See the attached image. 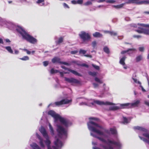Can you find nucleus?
I'll return each instance as SVG.
<instances>
[{
  "label": "nucleus",
  "mask_w": 149,
  "mask_h": 149,
  "mask_svg": "<svg viewBox=\"0 0 149 149\" xmlns=\"http://www.w3.org/2000/svg\"><path fill=\"white\" fill-rule=\"evenodd\" d=\"M19 59L23 61H27L29 59V58L28 56H24L22 58H20Z\"/></svg>",
  "instance_id": "29"
},
{
  "label": "nucleus",
  "mask_w": 149,
  "mask_h": 149,
  "mask_svg": "<svg viewBox=\"0 0 149 149\" xmlns=\"http://www.w3.org/2000/svg\"><path fill=\"white\" fill-rule=\"evenodd\" d=\"M110 131L112 134H116V131L114 128H111L110 129Z\"/></svg>",
  "instance_id": "24"
},
{
  "label": "nucleus",
  "mask_w": 149,
  "mask_h": 149,
  "mask_svg": "<svg viewBox=\"0 0 149 149\" xmlns=\"http://www.w3.org/2000/svg\"><path fill=\"white\" fill-rule=\"evenodd\" d=\"M39 130L46 139V140L44 141L40 136L37 134H36L37 137L39 140V144L42 148H44L45 147L44 143L47 146L48 149H60L63 146V143L61 141L58 139H57L54 141V144L56 146V147L53 146L52 147H51L50 146L51 142L49 140V137L44 128L42 126L39 129Z\"/></svg>",
  "instance_id": "2"
},
{
  "label": "nucleus",
  "mask_w": 149,
  "mask_h": 149,
  "mask_svg": "<svg viewBox=\"0 0 149 149\" xmlns=\"http://www.w3.org/2000/svg\"><path fill=\"white\" fill-rule=\"evenodd\" d=\"M133 80L136 83H138L139 84H141V83L140 82L137 81V80L135 79L134 78H133Z\"/></svg>",
  "instance_id": "38"
},
{
  "label": "nucleus",
  "mask_w": 149,
  "mask_h": 149,
  "mask_svg": "<svg viewBox=\"0 0 149 149\" xmlns=\"http://www.w3.org/2000/svg\"><path fill=\"white\" fill-rule=\"evenodd\" d=\"M93 47L94 48L96 45L97 43L95 41H94L92 43Z\"/></svg>",
  "instance_id": "37"
},
{
  "label": "nucleus",
  "mask_w": 149,
  "mask_h": 149,
  "mask_svg": "<svg viewBox=\"0 0 149 149\" xmlns=\"http://www.w3.org/2000/svg\"><path fill=\"white\" fill-rule=\"evenodd\" d=\"M61 68L65 70L66 71L64 72L65 74L69 73V72H70L78 76H81V75L76 71L69 69L66 68L65 66H61Z\"/></svg>",
  "instance_id": "13"
},
{
  "label": "nucleus",
  "mask_w": 149,
  "mask_h": 149,
  "mask_svg": "<svg viewBox=\"0 0 149 149\" xmlns=\"http://www.w3.org/2000/svg\"><path fill=\"white\" fill-rule=\"evenodd\" d=\"M126 58V57L125 56L121 58L120 61L119 63L120 64L122 65H124L125 64V61Z\"/></svg>",
  "instance_id": "19"
},
{
  "label": "nucleus",
  "mask_w": 149,
  "mask_h": 149,
  "mask_svg": "<svg viewBox=\"0 0 149 149\" xmlns=\"http://www.w3.org/2000/svg\"><path fill=\"white\" fill-rule=\"evenodd\" d=\"M104 51L107 54H109V50L107 47H105L104 48Z\"/></svg>",
  "instance_id": "31"
},
{
  "label": "nucleus",
  "mask_w": 149,
  "mask_h": 149,
  "mask_svg": "<svg viewBox=\"0 0 149 149\" xmlns=\"http://www.w3.org/2000/svg\"><path fill=\"white\" fill-rule=\"evenodd\" d=\"M110 34L112 36H116L118 35V33L117 32L111 31L110 32Z\"/></svg>",
  "instance_id": "22"
},
{
  "label": "nucleus",
  "mask_w": 149,
  "mask_h": 149,
  "mask_svg": "<svg viewBox=\"0 0 149 149\" xmlns=\"http://www.w3.org/2000/svg\"><path fill=\"white\" fill-rule=\"evenodd\" d=\"M111 31H103V32L105 33H109L110 34Z\"/></svg>",
  "instance_id": "52"
},
{
  "label": "nucleus",
  "mask_w": 149,
  "mask_h": 149,
  "mask_svg": "<svg viewBox=\"0 0 149 149\" xmlns=\"http://www.w3.org/2000/svg\"><path fill=\"white\" fill-rule=\"evenodd\" d=\"M105 0H99L97 1L98 2L100 3V2H103Z\"/></svg>",
  "instance_id": "63"
},
{
  "label": "nucleus",
  "mask_w": 149,
  "mask_h": 149,
  "mask_svg": "<svg viewBox=\"0 0 149 149\" xmlns=\"http://www.w3.org/2000/svg\"><path fill=\"white\" fill-rule=\"evenodd\" d=\"M118 109L119 107L117 106H111L109 108V109L112 110H116Z\"/></svg>",
  "instance_id": "28"
},
{
  "label": "nucleus",
  "mask_w": 149,
  "mask_h": 149,
  "mask_svg": "<svg viewBox=\"0 0 149 149\" xmlns=\"http://www.w3.org/2000/svg\"><path fill=\"white\" fill-rule=\"evenodd\" d=\"M86 52V51L82 49H80L79 51L80 54H85Z\"/></svg>",
  "instance_id": "34"
},
{
  "label": "nucleus",
  "mask_w": 149,
  "mask_h": 149,
  "mask_svg": "<svg viewBox=\"0 0 149 149\" xmlns=\"http://www.w3.org/2000/svg\"><path fill=\"white\" fill-rule=\"evenodd\" d=\"M44 0H38L36 3H41L43 2L44 1Z\"/></svg>",
  "instance_id": "48"
},
{
  "label": "nucleus",
  "mask_w": 149,
  "mask_h": 149,
  "mask_svg": "<svg viewBox=\"0 0 149 149\" xmlns=\"http://www.w3.org/2000/svg\"><path fill=\"white\" fill-rule=\"evenodd\" d=\"M60 63L63 64L65 65H66L68 66L70 65V64L69 63L66 62H63L61 61Z\"/></svg>",
  "instance_id": "40"
},
{
  "label": "nucleus",
  "mask_w": 149,
  "mask_h": 149,
  "mask_svg": "<svg viewBox=\"0 0 149 149\" xmlns=\"http://www.w3.org/2000/svg\"><path fill=\"white\" fill-rule=\"evenodd\" d=\"M133 37L134 38H137L141 37V36L139 35H134Z\"/></svg>",
  "instance_id": "47"
},
{
  "label": "nucleus",
  "mask_w": 149,
  "mask_h": 149,
  "mask_svg": "<svg viewBox=\"0 0 149 149\" xmlns=\"http://www.w3.org/2000/svg\"><path fill=\"white\" fill-rule=\"evenodd\" d=\"M30 146L33 149H41L40 147L35 143H33L32 144H31Z\"/></svg>",
  "instance_id": "15"
},
{
  "label": "nucleus",
  "mask_w": 149,
  "mask_h": 149,
  "mask_svg": "<svg viewBox=\"0 0 149 149\" xmlns=\"http://www.w3.org/2000/svg\"><path fill=\"white\" fill-rule=\"evenodd\" d=\"M43 65L45 66H46L48 64V62L47 61H45L43 62Z\"/></svg>",
  "instance_id": "39"
},
{
  "label": "nucleus",
  "mask_w": 149,
  "mask_h": 149,
  "mask_svg": "<svg viewBox=\"0 0 149 149\" xmlns=\"http://www.w3.org/2000/svg\"><path fill=\"white\" fill-rule=\"evenodd\" d=\"M92 66L95 69L98 70L100 69V67L97 65H95L94 64H92Z\"/></svg>",
  "instance_id": "32"
},
{
  "label": "nucleus",
  "mask_w": 149,
  "mask_h": 149,
  "mask_svg": "<svg viewBox=\"0 0 149 149\" xmlns=\"http://www.w3.org/2000/svg\"><path fill=\"white\" fill-rule=\"evenodd\" d=\"M144 102H145V104L146 105L149 106V101L146 100V101H145Z\"/></svg>",
  "instance_id": "50"
},
{
  "label": "nucleus",
  "mask_w": 149,
  "mask_h": 149,
  "mask_svg": "<svg viewBox=\"0 0 149 149\" xmlns=\"http://www.w3.org/2000/svg\"><path fill=\"white\" fill-rule=\"evenodd\" d=\"M140 101L137 100L134 102L132 103H127L120 104V107L122 109L128 108L132 107H136L139 104Z\"/></svg>",
  "instance_id": "8"
},
{
  "label": "nucleus",
  "mask_w": 149,
  "mask_h": 149,
  "mask_svg": "<svg viewBox=\"0 0 149 149\" xmlns=\"http://www.w3.org/2000/svg\"><path fill=\"white\" fill-rule=\"evenodd\" d=\"M71 3L73 4H76L77 3V1L74 0L71 1Z\"/></svg>",
  "instance_id": "53"
},
{
  "label": "nucleus",
  "mask_w": 149,
  "mask_h": 149,
  "mask_svg": "<svg viewBox=\"0 0 149 149\" xmlns=\"http://www.w3.org/2000/svg\"><path fill=\"white\" fill-rule=\"evenodd\" d=\"M83 3L82 0H78L77 1V4H81Z\"/></svg>",
  "instance_id": "43"
},
{
  "label": "nucleus",
  "mask_w": 149,
  "mask_h": 149,
  "mask_svg": "<svg viewBox=\"0 0 149 149\" xmlns=\"http://www.w3.org/2000/svg\"><path fill=\"white\" fill-rule=\"evenodd\" d=\"M6 49L10 53L13 54V51L10 47H5Z\"/></svg>",
  "instance_id": "26"
},
{
  "label": "nucleus",
  "mask_w": 149,
  "mask_h": 149,
  "mask_svg": "<svg viewBox=\"0 0 149 149\" xmlns=\"http://www.w3.org/2000/svg\"><path fill=\"white\" fill-rule=\"evenodd\" d=\"M139 0H129L128 2L129 3H135L137 4H149V1L144 0L139 1Z\"/></svg>",
  "instance_id": "12"
},
{
  "label": "nucleus",
  "mask_w": 149,
  "mask_h": 149,
  "mask_svg": "<svg viewBox=\"0 0 149 149\" xmlns=\"http://www.w3.org/2000/svg\"><path fill=\"white\" fill-rule=\"evenodd\" d=\"M142 57L141 55L137 56L136 58V62H138L140 61L142 59Z\"/></svg>",
  "instance_id": "30"
},
{
  "label": "nucleus",
  "mask_w": 149,
  "mask_h": 149,
  "mask_svg": "<svg viewBox=\"0 0 149 149\" xmlns=\"http://www.w3.org/2000/svg\"><path fill=\"white\" fill-rule=\"evenodd\" d=\"M91 135L93 137H95L99 139L100 141L106 143L108 145V147L105 145L101 144L100 146L102 148H101L97 147H93V149H113L114 146L120 148L121 146V144L119 141L116 142L114 141H111L108 139L107 141L104 138L97 136V135L94 134L93 133L91 132Z\"/></svg>",
  "instance_id": "4"
},
{
  "label": "nucleus",
  "mask_w": 149,
  "mask_h": 149,
  "mask_svg": "<svg viewBox=\"0 0 149 149\" xmlns=\"http://www.w3.org/2000/svg\"><path fill=\"white\" fill-rule=\"evenodd\" d=\"M71 102V100H68L67 99H63L60 101L56 102L54 103H51L50 104L48 105V107L50 106H52L53 107H54L55 106H59L60 105L63 104H65L69 103Z\"/></svg>",
  "instance_id": "11"
},
{
  "label": "nucleus",
  "mask_w": 149,
  "mask_h": 149,
  "mask_svg": "<svg viewBox=\"0 0 149 149\" xmlns=\"http://www.w3.org/2000/svg\"><path fill=\"white\" fill-rule=\"evenodd\" d=\"M123 123L124 124L130 122V119L129 118H127L125 117H123Z\"/></svg>",
  "instance_id": "21"
},
{
  "label": "nucleus",
  "mask_w": 149,
  "mask_h": 149,
  "mask_svg": "<svg viewBox=\"0 0 149 149\" xmlns=\"http://www.w3.org/2000/svg\"><path fill=\"white\" fill-rule=\"evenodd\" d=\"M60 74H61V77H62L63 76V72H60Z\"/></svg>",
  "instance_id": "64"
},
{
  "label": "nucleus",
  "mask_w": 149,
  "mask_h": 149,
  "mask_svg": "<svg viewBox=\"0 0 149 149\" xmlns=\"http://www.w3.org/2000/svg\"><path fill=\"white\" fill-rule=\"evenodd\" d=\"M26 53L28 54H31V52L30 51H29L28 50L26 51Z\"/></svg>",
  "instance_id": "62"
},
{
  "label": "nucleus",
  "mask_w": 149,
  "mask_h": 149,
  "mask_svg": "<svg viewBox=\"0 0 149 149\" xmlns=\"http://www.w3.org/2000/svg\"><path fill=\"white\" fill-rule=\"evenodd\" d=\"M136 51V49H130L127 50L123 51L121 52V53L122 54H123L126 53L128 52L129 51L131 52V53H132L133 52Z\"/></svg>",
  "instance_id": "18"
},
{
  "label": "nucleus",
  "mask_w": 149,
  "mask_h": 149,
  "mask_svg": "<svg viewBox=\"0 0 149 149\" xmlns=\"http://www.w3.org/2000/svg\"><path fill=\"white\" fill-rule=\"evenodd\" d=\"M63 37H61L59 38L58 40L56 42L57 44H60L63 42Z\"/></svg>",
  "instance_id": "27"
},
{
  "label": "nucleus",
  "mask_w": 149,
  "mask_h": 149,
  "mask_svg": "<svg viewBox=\"0 0 149 149\" xmlns=\"http://www.w3.org/2000/svg\"><path fill=\"white\" fill-rule=\"evenodd\" d=\"M79 36L82 41V43H86L91 38L90 35L88 33L82 31L79 34Z\"/></svg>",
  "instance_id": "9"
},
{
  "label": "nucleus",
  "mask_w": 149,
  "mask_h": 149,
  "mask_svg": "<svg viewBox=\"0 0 149 149\" xmlns=\"http://www.w3.org/2000/svg\"><path fill=\"white\" fill-rule=\"evenodd\" d=\"M5 41L6 42H10V40L8 39H6Z\"/></svg>",
  "instance_id": "61"
},
{
  "label": "nucleus",
  "mask_w": 149,
  "mask_h": 149,
  "mask_svg": "<svg viewBox=\"0 0 149 149\" xmlns=\"http://www.w3.org/2000/svg\"><path fill=\"white\" fill-rule=\"evenodd\" d=\"M95 104H97L99 105H112V103L108 102H103L99 100H94L93 101L91 102L87 105L89 106H91L94 105Z\"/></svg>",
  "instance_id": "10"
},
{
  "label": "nucleus",
  "mask_w": 149,
  "mask_h": 149,
  "mask_svg": "<svg viewBox=\"0 0 149 149\" xmlns=\"http://www.w3.org/2000/svg\"><path fill=\"white\" fill-rule=\"evenodd\" d=\"M52 61L53 63H60V59L58 57H55L52 60Z\"/></svg>",
  "instance_id": "16"
},
{
  "label": "nucleus",
  "mask_w": 149,
  "mask_h": 149,
  "mask_svg": "<svg viewBox=\"0 0 149 149\" xmlns=\"http://www.w3.org/2000/svg\"><path fill=\"white\" fill-rule=\"evenodd\" d=\"M19 1L21 3H23L26 1V0H19Z\"/></svg>",
  "instance_id": "59"
},
{
  "label": "nucleus",
  "mask_w": 149,
  "mask_h": 149,
  "mask_svg": "<svg viewBox=\"0 0 149 149\" xmlns=\"http://www.w3.org/2000/svg\"><path fill=\"white\" fill-rule=\"evenodd\" d=\"M58 72V71L57 70H54V69H52L51 70L50 72L52 74H54V73H57Z\"/></svg>",
  "instance_id": "35"
},
{
  "label": "nucleus",
  "mask_w": 149,
  "mask_h": 149,
  "mask_svg": "<svg viewBox=\"0 0 149 149\" xmlns=\"http://www.w3.org/2000/svg\"><path fill=\"white\" fill-rule=\"evenodd\" d=\"M95 81L98 83L100 84H102L103 83L102 81L101 80L97 77H95Z\"/></svg>",
  "instance_id": "25"
},
{
  "label": "nucleus",
  "mask_w": 149,
  "mask_h": 149,
  "mask_svg": "<svg viewBox=\"0 0 149 149\" xmlns=\"http://www.w3.org/2000/svg\"><path fill=\"white\" fill-rule=\"evenodd\" d=\"M63 6L65 8H69V7L67 4L65 3H64L63 4Z\"/></svg>",
  "instance_id": "41"
},
{
  "label": "nucleus",
  "mask_w": 149,
  "mask_h": 149,
  "mask_svg": "<svg viewBox=\"0 0 149 149\" xmlns=\"http://www.w3.org/2000/svg\"><path fill=\"white\" fill-rule=\"evenodd\" d=\"M3 19L0 17V25H2L3 24Z\"/></svg>",
  "instance_id": "46"
},
{
  "label": "nucleus",
  "mask_w": 149,
  "mask_h": 149,
  "mask_svg": "<svg viewBox=\"0 0 149 149\" xmlns=\"http://www.w3.org/2000/svg\"><path fill=\"white\" fill-rule=\"evenodd\" d=\"M93 36L95 38H100L102 37V35L98 32H95L93 34Z\"/></svg>",
  "instance_id": "17"
},
{
  "label": "nucleus",
  "mask_w": 149,
  "mask_h": 149,
  "mask_svg": "<svg viewBox=\"0 0 149 149\" xmlns=\"http://www.w3.org/2000/svg\"><path fill=\"white\" fill-rule=\"evenodd\" d=\"M78 52V51H71L70 53L72 54H75L77 53Z\"/></svg>",
  "instance_id": "44"
},
{
  "label": "nucleus",
  "mask_w": 149,
  "mask_h": 149,
  "mask_svg": "<svg viewBox=\"0 0 149 149\" xmlns=\"http://www.w3.org/2000/svg\"><path fill=\"white\" fill-rule=\"evenodd\" d=\"M140 85V87L141 88L142 91L143 92L146 91L143 88V87L141 85V84Z\"/></svg>",
  "instance_id": "57"
},
{
  "label": "nucleus",
  "mask_w": 149,
  "mask_h": 149,
  "mask_svg": "<svg viewBox=\"0 0 149 149\" xmlns=\"http://www.w3.org/2000/svg\"><path fill=\"white\" fill-rule=\"evenodd\" d=\"M123 36H118V39L120 40L123 39Z\"/></svg>",
  "instance_id": "45"
},
{
  "label": "nucleus",
  "mask_w": 149,
  "mask_h": 149,
  "mask_svg": "<svg viewBox=\"0 0 149 149\" xmlns=\"http://www.w3.org/2000/svg\"><path fill=\"white\" fill-rule=\"evenodd\" d=\"M84 56L87 57H90L91 58H92V56L91 55L88 54L85 55Z\"/></svg>",
  "instance_id": "58"
},
{
  "label": "nucleus",
  "mask_w": 149,
  "mask_h": 149,
  "mask_svg": "<svg viewBox=\"0 0 149 149\" xmlns=\"http://www.w3.org/2000/svg\"><path fill=\"white\" fill-rule=\"evenodd\" d=\"M88 128L91 131L97 134L98 135L102 136L104 138H107L109 132L108 130H105L104 128L100 125L95 122L90 121L87 123Z\"/></svg>",
  "instance_id": "3"
},
{
  "label": "nucleus",
  "mask_w": 149,
  "mask_h": 149,
  "mask_svg": "<svg viewBox=\"0 0 149 149\" xmlns=\"http://www.w3.org/2000/svg\"><path fill=\"white\" fill-rule=\"evenodd\" d=\"M131 26L134 27H138L139 29L136 31L139 33H144L146 35H149V28L145 29L142 27H147L149 28V25H146L143 24H138V25L136 24H132Z\"/></svg>",
  "instance_id": "7"
},
{
  "label": "nucleus",
  "mask_w": 149,
  "mask_h": 149,
  "mask_svg": "<svg viewBox=\"0 0 149 149\" xmlns=\"http://www.w3.org/2000/svg\"><path fill=\"white\" fill-rule=\"evenodd\" d=\"M93 84L94 88H98L99 86V84L95 83H93Z\"/></svg>",
  "instance_id": "36"
},
{
  "label": "nucleus",
  "mask_w": 149,
  "mask_h": 149,
  "mask_svg": "<svg viewBox=\"0 0 149 149\" xmlns=\"http://www.w3.org/2000/svg\"><path fill=\"white\" fill-rule=\"evenodd\" d=\"M125 20L126 21H129L130 20V18L129 17H126L125 18Z\"/></svg>",
  "instance_id": "49"
},
{
  "label": "nucleus",
  "mask_w": 149,
  "mask_h": 149,
  "mask_svg": "<svg viewBox=\"0 0 149 149\" xmlns=\"http://www.w3.org/2000/svg\"><path fill=\"white\" fill-rule=\"evenodd\" d=\"M123 6V4H120L119 5H118L116 6H113V7H115V8H122Z\"/></svg>",
  "instance_id": "33"
},
{
  "label": "nucleus",
  "mask_w": 149,
  "mask_h": 149,
  "mask_svg": "<svg viewBox=\"0 0 149 149\" xmlns=\"http://www.w3.org/2000/svg\"><path fill=\"white\" fill-rule=\"evenodd\" d=\"M134 129L135 130H137L140 131L142 133L143 135L148 139H147L145 138L141 137L139 135V138L141 140L149 144V134L148 133V130L144 128L139 126L134 127Z\"/></svg>",
  "instance_id": "6"
},
{
  "label": "nucleus",
  "mask_w": 149,
  "mask_h": 149,
  "mask_svg": "<svg viewBox=\"0 0 149 149\" xmlns=\"http://www.w3.org/2000/svg\"><path fill=\"white\" fill-rule=\"evenodd\" d=\"M81 66H84V67H86L87 68H88V65H86L85 64H82L81 65Z\"/></svg>",
  "instance_id": "56"
},
{
  "label": "nucleus",
  "mask_w": 149,
  "mask_h": 149,
  "mask_svg": "<svg viewBox=\"0 0 149 149\" xmlns=\"http://www.w3.org/2000/svg\"><path fill=\"white\" fill-rule=\"evenodd\" d=\"M91 4H92V3L90 1H88L87 2H86L85 3V5H91Z\"/></svg>",
  "instance_id": "51"
},
{
  "label": "nucleus",
  "mask_w": 149,
  "mask_h": 149,
  "mask_svg": "<svg viewBox=\"0 0 149 149\" xmlns=\"http://www.w3.org/2000/svg\"><path fill=\"white\" fill-rule=\"evenodd\" d=\"M88 74L94 77L97 75V72H91L89 71L88 72Z\"/></svg>",
  "instance_id": "23"
},
{
  "label": "nucleus",
  "mask_w": 149,
  "mask_h": 149,
  "mask_svg": "<svg viewBox=\"0 0 149 149\" xmlns=\"http://www.w3.org/2000/svg\"><path fill=\"white\" fill-rule=\"evenodd\" d=\"M14 51V54H18L19 53V51L16 49H15Z\"/></svg>",
  "instance_id": "55"
},
{
  "label": "nucleus",
  "mask_w": 149,
  "mask_h": 149,
  "mask_svg": "<svg viewBox=\"0 0 149 149\" xmlns=\"http://www.w3.org/2000/svg\"><path fill=\"white\" fill-rule=\"evenodd\" d=\"M49 126L50 130V132L52 135L54 134V131L53 128L50 123H49Z\"/></svg>",
  "instance_id": "20"
},
{
  "label": "nucleus",
  "mask_w": 149,
  "mask_h": 149,
  "mask_svg": "<svg viewBox=\"0 0 149 149\" xmlns=\"http://www.w3.org/2000/svg\"><path fill=\"white\" fill-rule=\"evenodd\" d=\"M89 119H92V120H97L98 119L97 118H92V117H91L90 118H89Z\"/></svg>",
  "instance_id": "60"
},
{
  "label": "nucleus",
  "mask_w": 149,
  "mask_h": 149,
  "mask_svg": "<svg viewBox=\"0 0 149 149\" xmlns=\"http://www.w3.org/2000/svg\"><path fill=\"white\" fill-rule=\"evenodd\" d=\"M144 50V48L143 47H140L139 48V50L141 52H143Z\"/></svg>",
  "instance_id": "42"
},
{
  "label": "nucleus",
  "mask_w": 149,
  "mask_h": 149,
  "mask_svg": "<svg viewBox=\"0 0 149 149\" xmlns=\"http://www.w3.org/2000/svg\"><path fill=\"white\" fill-rule=\"evenodd\" d=\"M48 114L54 118L55 123H57V130L59 136L63 138H66L67 136V131L62 125L68 127L71 125V122L68 120L61 117L53 110L49 111Z\"/></svg>",
  "instance_id": "1"
},
{
  "label": "nucleus",
  "mask_w": 149,
  "mask_h": 149,
  "mask_svg": "<svg viewBox=\"0 0 149 149\" xmlns=\"http://www.w3.org/2000/svg\"><path fill=\"white\" fill-rule=\"evenodd\" d=\"M107 2L110 3H113L115 2V1L113 0H109L107 1Z\"/></svg>",
  "instance_id": "54"
},
{
  "label": "nucleus",
  "mask_w": 149,
  "mask_h": 149,
  "mask_svg": "<svg viewBox=\"0 0 149 149\" xmlns=\"http://www.w3.org/2000/svg\"><path fill=\"white\" fill-rule=\"evenodd\" d=\"M16 29L22 36L23 39L32 44H35L37 42V40L28 34L22 27L17 26Z\"/></svg>",
  "instance_id": "5"
},
{
  "label": "nucleus",
  "mask_w": 149,
  "mask_h": 149,
  "mask_svg": "<svg viewBox=\"0 0 149 149\" xmlns=\"http://www.w3.org/2000/svg\"><path fill=\"white\" fill-rule=\"evenodd\" d=\"M65 80L68 82L71 83L72 85L74 84H79L80 82L78 80L72 78H68L66 77H65Z\"/></svg>",
  "instance_id": "14"
}]
</instances>
